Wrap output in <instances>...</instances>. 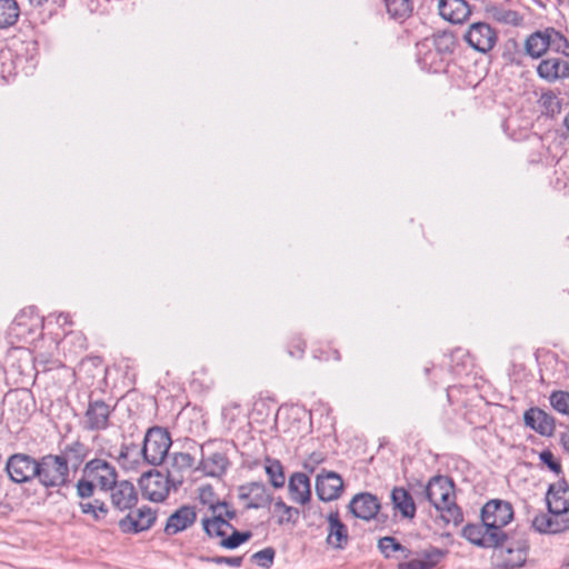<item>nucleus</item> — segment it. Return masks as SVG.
I'll return each instance as SVG.
<instances>
[{"label":"nucleus","mask_w":569,"mask_h":569,"mask_svg":"<svg viewBox=\"0 0 569 569\" xmlns=\"http://www.w3.org/2000/svg\"><path fill=\"white\" fill-rule=\"evenodd\" d=\"M199 501L207 507L201 518L202 528L210 538L220 539L221 547L236 549L251 538L250 531L240 532L230 523L236 518V511L217 498L212 487L199 489Z\"/></svg>","instance_id":"f257e3e1"},{"label":"nucleus","mask_w":569,"mask_h":569,"mask_svg":"<svg viewBox=\"0 0 569 569\" xmlns=\"http://www.w3.org/2000/svg\"><path fill=\"white\" fill-rule=\"evenodd\" d=\"M425 495L446 523L458 526L462 522L463 515L456 503L455 487L448 477H432L425 488Z\"/></svg>","instance_id":"f03ea898"},{"label":"nucleus","mask_w":569,"mask_h":569,"mask_svg":"<svg viewBox=\"0 0 569 569\" xmlns=\"http://www.w3.org/2000/svg\"><path fill=\"white\" fill-rule=\"evenodd\" d=\"M82 446L78 442L68 446L60 455H46L38 460L37 480L46 489L61 488L69 482L70 453L79 452Z\"/></svg>","instance_id":"7ed1b4c3"},{"label":"nucleus","mask_w":569,"mask_h":569,"mask_svg":"<svg viewBox=\"0 0 569 569\" xmlns=\"http://www.w3.org/2000/svg\"><path fill=\"white\" fill-rule=\"evenodd\" d=\"M513 519V509L510 502L499 499L488 501L481 509V521L490 531L497 533L503 543L507 535L503 528Z\"/></svg>","instance_id":"20e7f679"},{"label":"nucleus","mask_w":569,"mask_h":569,"mask_svg":"<svg viewBox=\"0 0 569 569\" xmlns=\"http://www.w3.org/2000/svg\"><path fill=\"white\" fill-rule=\"evenodd\" d=\"M170 446V435L160 427H153L144 436L141 453L148 463L157 466L164 460Z\"/></svg>","instance_id":"39448f33"},{"label":"nucleus","mask_w":569,"mask_h":569,"mask_svg":"<svg viewBox=\"0 0 569 569\" xmlns=\"http://www.w3.org/2000/svg\"><path fill=\"white\" fill-rule=\"evenodd\" d=\"M139 486L143 498L153 501H164L170 491H177L178 487L171 486L169 477L159 470H150L144 472L139 479Z\"/></svg>","instance_id":"423d86ee"},{"label":"nucleus","mask_w":569,"mask_h":569,"mask_svg":"<svg viewBox=\"0 0 569 569\" xmlns=\"http://www.w3.org/2000/svg\"><path fill=\"white\" fill-rule=\"evenodd\" d=\"M530 545L527 539L519 538L509 541L496 555L497 567L500 569H521L526 566Z\"/></svg>","instance_id":"0eeeda50"},{"label":"nucleus","mask_w":569,"mask_h":569,"mask_svg":"<svg viewBox=\"0 0 569 569\" xmlns=\"http://www.w3.org/2000/svg\"><path fill=\"white\" fill-rule=\"evenodd\" d=\"M6 471L14 483H26L37 479L38 460L27 453H13L6 462Z\"/></svg>","instance_id":"6e6552de"},{"label":"nucleus","mask_w":569,"mask_h":569,"mask_svg":"<svg viewBox=\"0 0 569 569\" xmlns=\"http://www.w3.org/2000/svg\"><path fill=\"white\" fill-rule=\"evenodd\" d=\"M463 38L472 49L481 53L492 50L498 40L496 30L486 22L470 24Z\"/></svg>","instance_id":"1a4fd4ad"},{"label":"nucleus","mask_w":569,"mask_h":569,"mask_svg":"<svg viewBox=\"0 0 569 569\" xmlns=\"http://www.w3.org/2000/svg\"><path fill=\"white\" fill-rule=\"evenodd\" d=\"M83 475L91 479L102 491H108L118 478L116 468L108 461L98 458L86 463Z\"/></svg>","instance_id":"9d476101"},{"label":"nucleus","mask_w":569,"mask_h":569,"mask_svg":"<svg viewBox=\"0 0 569 569\" xmlns=\"http://www.w3.org/2000/svg\"><path fill=\"white\" fill-rule=\"evenodd\" d=\"M108 491L111 505L119 511L130 510L138 502V492L129 480H117Z\"/></svg>","instance_id":"9b49d317"},{"label":"nucleus","mask_w":569,"mask_h":569,"mask_svg":"<svg viewBox=\"0 0 569 569\" xmlns=\"http://www.w3.org/2000/svg\"><path fill=\"white\" fill-rule=\"evenodd\" d=\"M462 537L470 543L483 549L498 548L502 545L497 533L490 531L482 521L481 523L466 525L462 529Z\"/></svg>","instance_id":"f8f14e48"},{"label":"nucleus","mask_w":569,"mask_h":569,"mask_svg":"<svg viewBox=\"0 0 569 569\" xmlns=\"http://www.w3.org/2000/svg\"><path fill=\"white\" fill-rule=\"evenodd\" d=\"M546 500L550 513L562 519L569 518V486L566 482L551 485Z\"/></svg>","instance_id":"ddd939ff"},{"label":"nucleus","mask_w":569,"mask_h":569,"mask_svg":"<svg viewBox=\"0 0 569 569\" xmlns=\"http://www.w3.org/2000/svg\"><path fill=\"white\" fill-rule=\"evenodd\" d=\"M156 521V512L149 507L131 511L119 521L122 532H140L148 530Z\"/></svg>","instance_id":"4468645a"},{"label":"nucleus","mask_w":569,"mask_h":569,"mask_svg":"<svg viewBox=\"0 0 569 569\" xmlns=\"http://www.w3.org/2000/svg\"><path fill=\"white\" fill-rule=\"evenodd\" d=\"M438 11L442 19L451 23H463L471 16L472 9L467 0H439Z\"/></svg>","instance_id":"2eb2a0df"},{"label":"nucleus","mask_w":569,"mask_h":569,"mask_svg":"<svg viewBox=\"0 0 569 569\" xmlns=\"http://www.w3.org/2000/svg\"><path fill=\"white\" fill-rule=\"evenodd\" d=\"M342 479L336 472L329 471L317 476L316 491L319 499L323 501L337 499L342 491Z\"/></svg>","instance_id":"dca6fc26"},{"label":"nucleus","mask_w":569,"mask_h":569,"mask_svg":"<svg viewBox=\"0 0 569 569\" xmlns=\"http://www.w3.org/2000/svg\"><path fill=\"white\" fill-rule=\"evenodd\" d=\"M328 535L327 543L335 549H343L349 540L348 529L340 520L338 511H331L327 516Z\"/></svg>","instance_id":"f3484780"},{"label":"nucleus","mask_w":569,"mask_h":569,"mask_svg":"<svg viewBox=\"0 0 569 569\" xmlns=\"http://www.w3.org/2000/svg\"><path fill=\"white\" fill-rule=\"evenodd\" d=\"M193 465V458L187 452L173 453L168 467L166 475L171 481V486L180 487L184 480V472L188 471Z\"/></svg>","instance_id":"a211bd4d"},{"label":"nucleus","mask_w":569,"mask_h":569,"mask_svg":"<svg viewBox=\"0 0 569 569\" xmlns=\"http://www.w3.org/2000/svg\"><path fill=\"white\" fill-rule=\"evenodd\" d=\"M196 518L197 513L192 507H180L168 518L164 526L166 535L173 536L186 530L196 521Z\"/></svg>","instance_id":"6ab92c4d"},{"label":"nucleus","mask_w":569,"mask_h":569,"mask_svg":"<svg viewBox=\"0 0 569 569\" xmlns=\"http://www.w3.org/2000/svg\"><path fill=\"white\" fill-rule=\"evenodd\" d=\"M447 555L446 550L429 547L419 553V557L398 565V569H433Z\"/></svg>","instance_id":"aec40b11"},{"label":"nucleus","mask_w":569,"mask_h":569,"mask_svg":"<svg viewBox=\"0 0 569 569\" xmlns=\"http://www.w3.org/2000/svg\"><path fill=\"white\" fill-rule=\"evenodd\" d=\"M239 497L242 500H247V508H263L266 507L271 497L268 493L264 485L260 482H251L246 486H241L239 489Z\"/></svg>","instance_id":"412c9836"},{"label":"nucleus","mask_w":569,"mask_h":569,"mask_svg":"<svg viewBox=\"0 0 569 569\" xmlns=\"http://www.w3.org/2000/svg\"><path fill=\"white\" fill-rule=\"evenodd\" d=\"M349 507L357 518L363 520L372 519L380 509L378 499L370 493H359L355 496Z\"/></svg>","instance_id":"4be33fe9"},{"label":"nucleus","mask_w":569,"mask_h":569,"mask_svg":"<svg viewBox=\"0 0 569 569\" xmlns=\"http://www.w3.org/2000/svg\"><path fill=\"white\" fill-rule=\"evenodd\" d=\"M288 490L293 502L306 505L311 498L309 477L302 472L292 473L289 478Z\"/></svg>","instance_id":"5701e85b"},{"label":"nucleus","mask_w":569,"mask_h":569,"mask_svg":"<svg viewBox=\"0 0 569 569\" xmlns=\"http://www.w3.org/2000/svg\"><path fill=\"white\" fill-rule=\"evenodd\" d=\"M110 415L109 406L100 400L90 402L86 411V428L90 430L106 429Z\"/></svg>","instance_id":"b1692460"},{"label":"nucleus","mask_w":569,"mask_h":569,"mask_svg":"<svg viewBox=\"0 0 569 569\" xmlns=\"http://www.w3.org/2000/svg\"><path fill=\"white\" fill-rule=\"evenodd\" d=\"M537 73L541 79L555 82L569 76V64L557 58L545 59L538 64Z\"/></svg>","instance_id":"393cba45"},{"label":"nucleus","mask_w":569,"mask_h":569,"mask_svg":"<svg viewBox=\"0 0 569 569\" xmlns=\"http://www.w3.org/2000/svg\"><path fill=\"white\" fill-rule=\"evenodd\" d=\"M532 527L540 533H558L569 529V518L562 519L550 512L539 513L532 519Z\"/></svg>","instance_id":"a878e982"},{"label":"nucleus","mask_w":569,"mask_h":569,"mask_svg":"<svg viewBox=\"0 0 569 569\" xmlns=\"http://www.w3.org/2000/svg\"><path fill=\"white\" fill-rule=\"evenodd\" d=\"M549 50L547 28L531 33L525 41V52L532 59H539Z\"/></svg>","instance_id":"bb28decb"},{"label":"nucleus","mask_w":569,"mask_h":569,"mask_svg":"<svg viewBox=\"0 0 569 569\" xmlns=\"http://www.w3.org/2000/svg\"><path fill=\"white\" fill-rule=\"evenodd\" d=\"M525 421L541 435H549L553 430L552 419L540 409H530L526 411Z\"/></svg>","instance_id":"cd10ccee"},{"label":"nucleus","mask_w":569,"mask_h":569,"mask_svg":"<svg viewBox=\"0 0 569 569\" xmlns=\"http://www.w3.org/2000/svg\"><path fill=\"white\" fill-rule=\"evenodd\" d=\"M486 13L495 21L508 26L519 27L523 22L522 16L515 10H509L497 4L486 7Z\"/></svg>","instance_id":"c85d7f7f"},{"label":"nucleus","mask_w":569,"mask_h":569,"mask_svg":"<svg viewBox=\"0 0 569 569\" xmlns=\"http://www.w3.org/2000/svg\"><path fill=\"white\" fill-rule=\"evenodd\" d=\"M391 500L397 510L406 518H413L416 506L410 493L402 487H396L391 491Z\"/></svg>","instance_id":"c756f323"},{"label":"nucleus","mask_w":569,"mask_h":569,"mask_svg":"<svg viewBox=\"0 0 569 569\" xmlns=\"http://www.w3.org/2000/svg\"><path fill=\"white\" fill-rule=\"evenodd\" d=\"M228 460L222 453H212L209 457L202 458L201 468L208 476L218 477L227 469Z\"/></svg>","instance_id":"7c9ffc66"},{"label":"nucleus","mask_w":569,"mask_h":569,"mask_svg":"<svg viewBox=\"0 0 569 569\" xmlns=\"http://www.w3.org/2000/svg\"><path fill=\"white\" fill-rule=\"evenodd\" d=\"M19 14L20 10L16 0H0V29L16 24Z\"/></svg>","instance_id":"2f4dec72"},{"label":"nucleus","mask_w":569,"mask_h":569,"mask_svg":"<svg viewBox=\"0 0 569 569\" xmlns=\"http://www.w3.org/2000/svg\"><path fill=\"white\" fill-rule=\"evenodd\" d=\"M272 512L277 517L278 525L296 523L299 518V510L288 506L282 499L274 501Z\"/></svg>","instance_id":"473e14b6"},{"label":"nucleus","mask_w":569,"mask_h":569,"mask_svg":"<svg viewBox=\"0 0 569 569\" xmlns=\"http://www.w3.org/2000/svg\"><path fill=\"white\" fill-rule=\"evenodd\" d=\"M264 470L269 477L270 483L274 488H282L284 486L286 477H284V472H283V467L279 460L269 459V458L266 459Z\"/></svg>","instance_id":"72a5a7b5"},{"label":"nucleus","mask_w":569,"mask_h":569,"mask_svg":"<svg viewBox=\"0 0 569 569\" xmlns=\"http://www.w3.org/2000/svg\"><path fill=\"white\" fill-rule=\"evenodd\" d=\"M387 11L396 19H403L410 16L412 11L411 0H387Z\"/></svg>","instance_id":"f704fd0d"},{"label":"nucleus","mask_w":569,"mask_h":569,"mask_svg":"<svg viewBox=\"0 0 569 569\" xmlns=\"http://www.w3.org/2000/svg\"><path fill=\"white\" fill-rule=\"evenodd\" d=\"M79 507L83 513L91 515L97 521L104 519L108 515V507L103 501L98 499L92 501H81Z\"/></svg>","instance_id":"c9c22d12"},{"label":"nucleus","mask_w":569,"mask_h":569,"mask_svg":"<svg viewBox=\"0 0 569 569\" xmlns=\"http://www.w3.org/2000/svg\"><path fill=\"white\" fill-rule=\"evenodd\" d=\"M378 547L380 551L387 557H391L395 551L403 552V557L408 558L410 551L400 545L393 537H383L379 540Z\"/></svg>","instance_id":"e433bc0d"},{"label":"nucleus","mask_w":569,"mask_h":569,"mask_svg":"<svg viewBox=\"0 0 569 569\" xmlns=\"http://www.w3.org/2000/svg\"><path fill=\"white\" fill-rule=\"evenodd\" d=\"M550 402L555 410L562 415H569V392L555 391L550 396Z\"/></svg>","instance_id":"4c0bfd02"},{"label":"nucleus","mask_w":569,"mask_h":569,"mask_svg":"<svg viewBox=\"0 0 569 569\" xmlns=\"http://www.w3.org/2000/svg\"><path fill=\"white\" fill-rule=\"evenodd\" d=\"M549 49L559 52L567 39L555 28H547Z\"/></svg>","instance_id":"58836bf2"},{"label":"nucleus","mask_w":569,"mask_h":569,"mask_svg":"<svg viewBox=\"0 0 569 569\" xmlns=\"http://www.w3.org/2000/svg\"><path fill=\"white\" fill-rule=\"evenodd\" d=\"M94 487V482L83 476L77 483V493L81 499H88L92 497Z\"/></svg>","instance_id":"ea45409f"},{"label":"nucleus","mask_w":569,"mask_h":569,"mask_svg":"<svg viewBox=\"0 0 569 569\" xmlns=\"http://www.w3.org/2000/svg\"><path fill=\"white\" fill-rule=\"evenodd\" d=\"M252 558L262 568H269L272 565L274 558V551L271 548H266L256 552Z\"/></svg>","instance_id":"a19ab883"},{"label":"nucleus","mask_w":569,"mask_h":569,"mask_svg":"<svg viewBox=\"0 0 569 569\" xmlns=\"http://www.w3.org/2000/svg\"><path fill=\"white\" fill-rule=\"evenodd\" d=\"M436 43L439 50L451 51L455 46V37L450 32H443L437 36Z\"/></svg>","instance_id":"79ce46f5"},{"label":"nucleus","mask_w":569,"mask_h":569,"mask_svg":"<svg viewBox=\"0 0 569 569\" xmlns=\"http://www.w3.org/2000/svg\"><path fill=\"white\" fill-rule=\"evenodd\" d=\"M540 459L546 463L552 471H560V463L556 461L551 451L545 450L540 453Z\"/></svg>","instance_id":"37998d69"},{"label":"nucleus","mask_w":569,"mask_h":569,"mask_svg":"<svg viewBox=\"0 0 569 569\" xmlns=\"http://www.w3.org/2000/svg\"><path fill=\"white\" fill-rule=\"evenodd\" d=\"M210 561L217 565L226 563L232 567H240L242 563V557H213Z\"/></svg>","instance_id":"c03bdc74"},{"label":"nucleus","mask_w":569,"mask_h":569,"mask_svg":"<svg viewBox=\"0 0 569 569\" xmlns=\"http://www.w3.org/2000/svg\"><path fill=\"white\" fill-rule=\"evenodd\" d=\"M321 461V458H319L318 456H316L315 453L311 455L303 463V467L306 469H309L310 471L313 470V466L319 463Z\"/></svg>","instance_id":"a18cd8bd"},{"label":"nucleus","mask_w":569,"mask_h":569,"mask_svg":"<svg viewBox=\"0 0 569 569\" xmlns=\"http://www.w3.org/2000/svg\"><path fill=\"white\" fill-rule=\"evenodd\" d=\"M560 442H561L562 447L567 451H569V429H566L565 431L561 432Z\"/></svg>","instance_id":"49530a36"},{"label":"nucleus","mask_w":569,"mask_h":569,"mask_svg":"<svg viewBox=\"0 0 569 569\" xmlns=\"http://www.w3.org/2000/svg\"><path fill=\"white\" fill-rule=\"evenodd\" d=\"M129 455H130L129 448L122 449L120 452L121 463H122L123 468H126V469L133 468L132 466H128L126 462Z\"/></svg>","instance_id":"de8ad7c7"},{"label":"nucleus","mask_w":569,"mask_h":569,"mask_svg":"<svg viewBox=\"0 0 569 569\" xmlns=\"http://www.w3.org/2000/svg\"><path fill=\"white\" fill-rule=\"evenodd\" d=\"M30 6L32 7H41L48 0H27Z\"/></svg>","instance_id":"09e8293b"},{"label":"nucleus","mask_w":569,"mask_h":569,"mask_svg":"<svg viewBox=\"0 0 569 569\" xmlns=\"http://www.w3.org/2000/svg\"><path fill=\"white\" fill-rule=\"evenodd\" d=\"M558 53H561L565 57L569 58V42L568 41L562 46V48L560 49V51Z\"/></svg>","instance_id":"8fccbe9b"},{"label":"nucleus","mask_w":569,"mask_h":569,"mask_svg":"<svg viewBox=\"0 0 569 569\" xmlns=\"http://www.w3.org/2000/svg\"><path fill=\"white\" fill-rule=\"evenodd\" d=\"M565 126L569 130V113L565 117Z\"/></svg>","instance_id":"3c124183"}]
</instances>
